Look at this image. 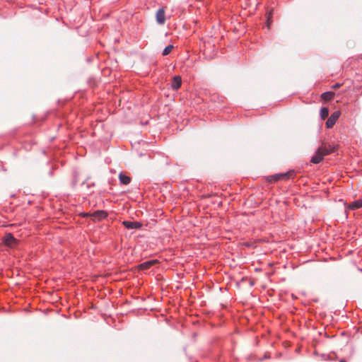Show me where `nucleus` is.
I'll return each mask as SVG.
<instances>
[{
  "label": "nucleus",
  "mask_w": 362,
  "mask_h": 362,
  "mask_svg": "<svg viewBox=\"0 0 362 362\" xmlns=\"http://www.w3.org/2000/svg\"><path fill=\"white\" fill-rule=\"evenodd\" d=\"M82 216L84 217L85 216H91L92 219L94 221H100L102 219L105 218L107 216V213L105 211L98 210V211H96L95 212H94L91 215L88 213H83Z\"/></svg>",
  "instance_id": "1"
},
{
  "label": "nucleus",
  "mask_w": 362,
  "mask_h": 362,
  "mask_svg": "<svg viewBox=\"0 0 362 362\" xmlns=\"http://www.w3.org/2000/svg\"><path fill=\"white\" fill-rule=\"evenodd\" d=\"M340 116V112L339 111L334 112L327 119L325 125L327 129L332 128L337 121L338 118Z\"/></svg>",
  "instance_id": "2"
},
{
  "label": "nucleus",
  "mask_w": 362,
  "mask_h": 362,
  "mask_svg": "<svg viewBox=\"0 0 362 362\" xmlns=\"http://www.w3.org/2000/svg\"><path fill=\"white\" fill-rule=\"evenodd\" d=\"M293 174V171H289V172H287L285 173L275 174V175H271L269 177V180L273 181V182H277L278 180H281V179H288V178H290L291 175H292Z\"/></svg>",
  "instance_id": "3"
},
{
  "label": "nucleus",
  "mask_w": 362,
  "mask_h": 362,
  "mask_svg": "<svg viewBox=\"0 0 362 362\" xmlns=\"http://www.w3.org/2000/svg\"><path fill=\"white\" fill-rule=\"evenodd\" d=\"M322 152V148H317L315 153V154L312 156L310 162L315 164H317L320 163L324 158V153Z\"/></svg>",
  "instance_id": "4"
},
{
  "label": "nucleus",
  "mask_w": 362,
  "mask_h": 362,
  "mask_svg": "<svg viewBox=\"0 0 362 362\" xmlns=\"http://www.w3.org/2000/svg\"><path fill=\"white\" fill-rule=\"evenodd\" d=\"M122 224L127 229H139L142 226V224L138 221H124Z\"/></svg>",
  "instance_id": "5"
},
{
  "label": "nucleus",
  "mask_w": 362,
  "mask_h": 362,
  "mask_svg": "<svg viewBox=\"0 0 362 362\" xmlns=\"http://www.w3.org/2000/svg\"><path fill=\"white\" fill-rule=\"evenodd\" d=\"M4 243L8 247H13L16 243V239L11 233H7L4 238Z\"/></svg>",
  "instance_id": "6"
},
{
  "label": "nucleus",
  "mask_w": 362,
  "mask_h": 362,
  "mask_svg": "<svg viewBox=\"0 0 362 362\" xmlns=\"http://www.w3.org/2000/svg\"><path fill=\"white\" fill-rule=\"evenodd\" d=\"M156 21L158 24L163 25L165 22V10L163 8H159L156 14Z\"/></svg>",
  "instance_id": "7"
},
{
  "label": "nucleus",
  "mask_w": 362,
  "mask_h": 362,
  "mask_svg": "<svg viewBox=\"0 0 362 362\" xmlns=\"http://www.w3.org/2000/svg\"><path fill=\"white\" fill-rule=\"evenodd\" d=\"M182 85V78L180 76H174L172 78L171 88L173 90H177Z\"/></svg>",
  "instance_id": "8"
},
{
  "label": "nucleus",
  "mask_w": 362,
  "mask_h": 362,
  "mask_svg": "<svg viewBox=\"0 0 362 362\" xmlns=\"http://www.w3.org/2000/svg\"><path fill=\"white\" fill-rule=\"evenodd\" d=\"M319 148H322V153H323L325 156L329 155L335 151V147L330 144H324L320 146Z\"/></svg>",
  "instance_id": "9"
},
{
  "label": "nucleus",
  "mask_w": 362,
  "mask_h": 362,
  "mask_svg": "<svg viewBox=\"0 0 362 362\" xmlns=\"http://www.w3.org/2000/svg\"><path fill=\"white\" fill-rule=\"evenodd\" d=\"M119 179L120 182L125 185L129 184L131 182V177L125 174H123L122 173H119Z\"/></svg>",
  "instance_id": "10"
},
{
  "label": "nucleus",
  "mask_w": 362,
  "mask_h": 362,
  "mask_svg": "<svg viewBox=\"0 0 362 362\" xmlns=\"http://www.w3.org/2000/svg\"><path fill=\"white\" fill-rule=\"evenodd\" d=\"M349 207L351 209H360L362 207V200L358 199L351 203Z\"/></svg>",
  "instance_id": "11"
},
{
  "label": "nucleus",
  "mask_w": 362,
  "mask_h": 362,
  "mask_svg": "<svg viewBox=\"0 0 362 362\" xmlns=\"http://www.w3.org/2000/svg\"><path fill=\"white\" fill-rule=\"evenodd\" d=\"M334 93L331 91L325 92L322 94V98L325 100H331L334 97Z\"/></svg>",
  "instance_id": "12"
},
{
  "label": "nucleus",
  "mask_w": 362,
  "mask_h": 362,
  "mask_svg": "<svg viewBox=\"0 0 362 362\" xmlns=\"http://www.w3.org/2000/svg\"><path fill=\"white\" fill-rule=\"evenodd\" d=\"M320 117L322 119H325L329 115V109L327 107H322L320 110Z\"/></svg>",
  "instance_id": "13"
},
{
  "label": "nucleus",
  "mask_w": 362,
  "mask_h": 362,
  "mask_svg": "<svg viewBox=\"0 0 362 362\" xmlns=\"http://www.w3.org/2000/svg\"><path fill=\"white\" fill-rule=\"evenodd\" d=\"M173 45H168V46H167V47L163 49V53H162V54H163V56H166V55L169 54L171 52V51L173 50Z\"/></svg>",
  "instance_id": "14"
},
{
  "label": "nucleus",
  "mask_w": 362,
  "mask_h": 362,
  "mask_svg": "<svg viewBox=\"0 0 362 362\" xmlns=\"http://www.w3.org/2000/svg\"><path fill=\"white\" fill-rule=\"evenodd\" d=\"M152 264L153 263L151 261L146 262L142 263L140 265V267L142 269H148L152 265Z\"/></svg>",
  "instance_id": "15"
},
{
  "label": "nucleus",
  "mask_w": 362,
  "mask_h": 362,
  "mask_svg": "<svg viewBox=\"0 0 362 362\" xmlns=\"http://www.w3.org/2000/svg\"><path fill=\"white\" fill-rule=\"evenodd\" d=\"M341 86V84L340 83H335L334 85H333L332 88H338Z\"/></svg>",
  "instance_id": "16"
},
{
  "label": "nucleus",
  "mask_w": 362,
  "mask_h": 362,
  "mask_svg": "<svg viewBox=\"0 0 362 362\" xmlns=\"http://www.w3.org/2000/svg\"><path fill=\"white\" fill-rule=\"evenodd\" d=\"M339 362H346V361H345V360H344V359H341V360H340V361H339Z\"/></svg>",
  "instance_id": "17"
},
{
  "label": "nucleus",
  "mask_w": 362,
  "mask_h": 362,
  "mask_svg": "<svg viewBox=\"0 0 362 362\" xmlns=\"http://www.w3.org/2000/svg\"><path fill=\"white\" fill-rule=\"evenodd\" d=\"M269 17H268V18H267V23H268V24L269 23Z\"/></svg>",
  "instance_id": "18"
}]
</instances>
